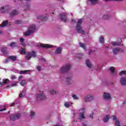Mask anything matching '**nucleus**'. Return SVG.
I'll use <instances>...</instances> for the list:
<instances>
[{
	"mask_svg": "<svg viewBox=\"0 0 126 126\" xmlns=\"http://www.w3.org/2000/svg\"><path fill=\"white\" fill-rule=\"evenodd\" d=\"M8 62H9V58L8 59H7L6 60V63H8Z\"/></svg>",
	"mask_w": 126,
	"mask_h": 126,
	"instance_id": "obj_54",
	"label": "nucleus"
},
{
	"mask_svg": "<svg viewBox=\"0 0 126 126\" xmlns=\"http://www.w3.org/2000/svg\"><path fill=\"white\" fill-rule=\"evenodd\" d=\"M99 42L101 44H104V43H105V41L104 40V37H103V36L100 37V38H99Z\"/></svg>",
	"mask_w": 126,
	"mask_h": 126,
	"instance_id": "obj_29",
	"label": "nucleus"
},
{
	"mask_svg": "<svg viewBox=\"0 0 126 126\" xmlns=\"http://www.w3.org/2000/svg\"><path fill=\"white\" fill-rule=\"evenodd\" d=\"M89 1H90L92 4H97L98 3V0H89Z\"/></svg>",
	"mask_w": 126,
	"mask_h": 126,
	"instance_id": "obj_28",
	"label": "nucleus"
},
{
	"mask_svg": "<svg viewBox=\"0 0 126 126\" xmlns=\"http://www.w3.org/2000/svg\"><path fill=\"white\" fill-rule=\"evenodd\" d=\"M11 79H15V78H16V77L14 75H12L11 76Z\"/></svg>",
	"mask_w": 126,
	"mask_h": 126,
	"instance_id": "obj_48",
	"label": "nucleus"
},
{
	"mask_svg": "<svg viewBox=\"0 0 126 126\" xmlns=\"http://www.w3.org/2000/svg\"><path fill=\"white\" fill-rule=\"evenodd\" d=\"M9 60L13 61V62H15L16 61V59H17V57L14 56H9Z\"/></svg>",
	"mask_w": 126,
	"mask_h": 126,
	"instance_id": "obj_20",
	"label": "nucleus"
},
{
	"mask_svg": "<svg viewBox=\"0 0 126 126\" xmlns=\"http://www.w3.org/2000/svg\"><path fill=\"white\" fill-rule=\"evenodd\" d=\"M71 78H72V76L71 75H68L66 77V83L67 84H70L72 82Z\"/></svg>",
	"mask_w": 126,
	"mask_h": 126,
	"instance_id": "obj_10",
	"label": "nucleus"
},
{
	"mask_svg": "<svg viewBox=\"0 0 126 126\" xmlns=\"http://www.w3.org/2000/svg\"><path fill=\"white\" fill-rule=\"evenodd\" d=\"M35 29H36V26L33 25L29 27L28 31L24 33V36H30L35 31Z\"/></svg>",
	"mask_w": 126,
	"mask_h": 126,
	"instance_id": "obj_2",
	"label": "nucleus"
},
{
	"mask_svg": "<svg viewBox=\"0 0 126 126\" xmlns=\"http://www.w3.org/2000/svg\"><path fill=\"white\" fill-rule=\"evenodd\" d=\"M1 9H2V10H3V9H4V7H1Z\"/></svg>",
	"mask_w": 126,
	"mask_h": 126,
	"instance_id": "obj_57",
	"label": "nucleus"
},
{
	"mask_svg": "<svg viewBox=\"0 0 126 126\" xmlns=\"http://www.w3.org/2000/svg\"><path fill=\"white\" fill-rule=\"evenodd\" d=\"M94 52H95V51H93V50H92V49H91L90 50V51H89V55H91V54L92 53H94Z\"/></svg>",
	"mask_w": 126,
	"mask_h": 126,
	"instance_id": "obj_47",
	"label": "nucleus"
},
{
	"mask_svg": "<svg viewBox=\"0 0 126 126\" xmlns=\"http://www.w3.org/2000/svg\"><path fill=\"white\" fill-rule=\"evenodd\" d=\"M28 72H29V70H22L20 71L21 74H24L25 73H27Z\"/></svg>",
	"mask_w": 126,
	"mask_h": 126,
	"instance_id": "obj_32",
	"label": "nucleus"
},
{
	"mask_svg": "<svg viewBox=\"0 0 126 126\" xmlns=\"http://www.w3.org/2000/svg\"><path fill=\"white\" fill-rule=\"evenodd\" d=\"M110 119V116L106 115L105 117L103 119V121L104 123H107V122H109V120Z\"/></svg>",
	"mask_w": 126,
	"mask_h": 126,
	"instance_id": "obj_19",
	"label": "nucleus"
},
{
	"mask_svg": "<svg viewBox=\"0 0 126 126\" xmlns=\"http://www.w3.org/2000/svg\"><path fill=\"white\" fill-rule=\"evenodd\" d=\"M80 47L84 49V50H86V47L85 46V44L82 42L79 43Z\"/></svg>",
	"mask_w": 126,
	"mask_h": 126,
	"instance_id": "obj_26",
	"label": "nucleus"
},
{
	"mask_svg": "<svg viewBox=\"0 0 126 126\" xmlns=\"http://www.w3.org/2000/svg\"><path fill=\"white\" fill-rule=\"evenodd\" d=\"M112 45L114 47L116 46H121L120 44L118 42H112Z\"/></svg>",
	"mask_w": 126,
	"mask_h": 126,
	"instance_id": "obj_31",
	"label": "nucleus"
},
{
	"mask_svg": "<svg viewBox=\"0 0 126 126\" xmlns=\"http://www.w3.org/2000/svg\"><path fill=\"white\" fill-rule=\"evenodd\" d=\"M63 51V48L62 47H58L56 49L55 53L57 55H59L60 54H62V51Z\"/></svg>",
	"mask_w": 126,
	"mask_h": 126,
	"instance_id": "obj_14",
	"label": "nucleus"
},
{
	"mask_svg": "<svg viewBox=\"0 0 126 126\" xmlns=\"http://www.w3.org/2000/svg\"><path fill=\"white\" fill-rule=\"evenodd\" d=\"M34 116V112L33 111H32L31 113V117H32Z\"/></svg>",
	"mask_w": 126,
	"mask_h": 126,
	"instance_id": "obj_49",
	"label": "nucleus"
},
{
	"mask_svg": "<svg viewBox=\"0 0 126 126\" xmlns=\"http://www.w3.org/2000/svg\"><path fill=\"white\" fill-rule=\"evenodd\" d=\"M1 108V106H0V109Z\"/></svg>",
	"mask_w": 126,
	"mask_h": 126,
	"instance_id": "obj_63",
	"label": "nucleus"
},
{
	"mask_svg": "<svg viewBox=\"0 0 126 126\" xmlns=\"http://www.w3.org/2000/svg\"><path fill=\"white\" fill-rule=\"evenodd\" d=\"M83 119H85V116H84V112L79 113V120H80V121H82Z\"/></svg>",
	"mask_w": 126,
	"mask_h": 126,
	"instance_id": "obj_16",
	"label": "nucleus"
},
{
	"mask_svg": "<svg viewBox=\"0 0 126 126\" xmlns=\"http://www.w3.org/2000/svg\"><path fill=\"white\" fill-rule=\"evenodd\" d=\"M6 88H9V86H7V87H6Z\"/></svg>",
	"mask_w": 126,
	"mask_h": 126,
	"instance_id": "obj_59",
	"label": "nucleus"
},
{
	"mask_svg": "<svg viewBox=\"0 0 126 126\" xmlns=\"http://www.w3.org/2000/svg\"><path fill=\"white\" fill-rule=\"evenodd\" d=\"M103 98L105 100H110V99H111V94L109 93H104L103 94Z\"/></svg>",
	"mask_w": 126,
	"mask_h": 126,
	"instance_id": "obj_9",
	"label": "nucleus"
},
{
	"mask_svg": "<svg viewBox=\"0 0 126 126\" xmlns=\"http://www.w3.org/2000/svg\"><path fill=\"white\" fill-rule=\"evenodd\" d=\"M36 99L37 101L45 100V99H46V96H45V94H38L36 96Z\"/></svg>",
	"mask_w": 126,
	"mask_h": 126,
	"instance_id": "obj_5",
	"label": "nucleus"
},
{
	"mask_svg": "<svg viewBox=\"0 0 126 126\" xmlns=\"http://www.w3.org/2000/svg\"><path fill=\"white\" fill-rule=\"evenodd\" d=\"M110 70L112 74L114 73V72H115V67H110Z\"/></svg>",
	"mask_w": 126,
	"mask_h": 126,
	"instance_id": "obj_34",
	"label": "nucleus"
},
{
	"mask_svg": "<svg viewBox=\"0 0 126 126\" xmlns=\"http://www.w3.org/2000/svg\"><path fill=\"white\" fill-rule=\"evenodd\" d=\"M84 126H87V125H86V124H84Z\"/></svg>",
	"mask_w": 126,
	"mask_h": 126,
	"instance_id": "obj_60",
	"label": "nucleus"
},
{
	"mask_svg": "<svg viewBox=\"0 0 126 126\" xmlns=\"http://www.w3.org/2000/svg\"><path fill=\"white\" fill-rule=\"evenodd\" d=\"M93 115H94V113H92L90 115V118H92V120L94 119V117H93Z\"/></svg>",
	"mask_w": 126,
	"mask_h": 126,
	"instance_id": "obj_43",
	"label": "nucleus"
},
{
	"mask_svg": "<svg viewBox=\"0 0 126 126\" xmlns=\"http://www.w3.org/2000/svg\"><path fill=\"white\" fill-rule=\"evenodd\" d=\"M82 23V19H79L77 26L76 27V30L78 33L82 34L83 35H85V32L82 30V28L81 27V24Z\"/></svg>",
	"mask_w": 126,
	"mask_h": 126,
	"instance_id": "obj_1",
	"label": "nucleus"
},
{
	"mask_svg": "<svg viewBox=\"0 0 126 126\" xmlns=\"http://www.w3.org/2000/svg\"><path fill=\"white\" fill-rule=\"evenodd\" d=\"M82 110H83V111H84V108H82Z\"/></svg>",
	"mask_w": 126,
	"mask_h": 126,
	"instance_id": "obj_61",
	"label": "nucleus"
},
{
	"mask_svg": "<svg viewBox=\"0 0 126 126\" xmlns=\"http://www.w3.org/2000/svg\"><path fill=\"white\" fill-rule=\"evenodd\" d=\"M84 99L86 102H90V101H92L94 99V97L93 95H89L85 96Z\"/></svg>",
	"mask_w": 126,
	"mask_h": 126,
	"instance_id": "obj_8",
	"label": "nucleus"
},
{
	"mask_svg": "<svg viewBox=\"0 0 126 126\" xmlns=\"http://www.w3.org/2000/svg\"><path fill=\"white\" fill-rule=\"evenodd\" d=\"M7 22H8V21H3L0 25L1 27H4L6 26V25H7Z\"/></svg>",
	"mask_w": 126,
	"mask_h": 126,
	"instance_id": "obj_25",
	"label": "nucleus"
},
{
	"mask_svg": "<svg viewBox=\"0 0 126 126\" xmlns=\"http://www.w3.org/2000/svg\"><path fill=\"white\" fill-rule=\"evenodd\" d=\"M76 58H77L78 59H82V54L80 53L79 54H77L76 55Z\"/></svg>",
	"mask_w": 126,
	"mask_h": 126,
	"instance_id": "obj_33",
	"label": "nucleus"
},
{
	"mask_svg": "<svg viewBox=\"0 0 126 126\" xmlns=\"http://www.w3.org/2000/svg\"><path fill=\"white\" fill-rule=\"evenodd\" d=\"M10 47H11V48H15L16 47H17L16 42H12L11 43H10Z\"/></svg>",
	"mask_w": 126,
	"mask_h": 126,
	"instance_id": "obj_23",
	"label": "nucleus"
},
{
	"mask_svg": "<svg viewBox=\"0 0 126 126\" xmlns=\"http://www.w3.org/2000/svg\"><path fill=\"white\" fill-rule=\"evenodd\" d=\"M17 85V83H15L11 85L12 87H13V86H16Z\"/></svg>",
	"mask_w": 126,
	"mask_h": 126,
	"instance_id": "obj_50",
	"label": "nucleus"
},
{
	"mask_svg": "<svg viewBox=\"0 0 126 126\" xmlns=\"http://www.w3.org/2000/svg\"><path fill=\"white\" fill-rule=\"evenodd\" d=\"M20 23H21V21H15V24H20Z\"/></svg>",
	"mask_w": 126,
	"mask_h": 126,
	"instance_id": "obj_42",
	"label": "nucleus"
},
{
	"mask_svg": "<svg viewBox=\"0 0 126 126\" xmlns=\"http://www.w3.org/2000/svg\"><path fill=\"white\" fill-rule=\"evenodd\" d=\"M0 34H2V31H0Z\"/></svg>",
	"mask_w": 126,
	"mask_h": 126,
	"instance_id": "obj_56",
	"label": "nucleus"
},
{
	"mask_svg": "<svg viewBox=\"0 0 126 126\" xmlns=\"http://www.w3.org/2000/svg\"><path fill=\"white\" fill-rule=\"evenodd\" d=\"M61 19L64 22H65L66 21V14L65 13H63L61 14Z\"/></svg>",
	"mask_w": 126,
	"mask_h": 126,
	"instance_id": "obj_11",
	"label": "nucleus"
},
{
	"mask_svg": "<svg viewBox=\"0 0 126 126\" xmlns=\"http://www.w3.org/2000/svg\"><path fill=\"white\" fill-rule=\"evenodd\" d=\"M70 67H71V65L70 64H67L65 66H63L61 68L60 72L61 73H65V72H67V71L70 69Z\"/></svg>",
	"mask_w": 126,
	"mask_h": 126,
	"instance_id": "obj_3",
	"label": "nucleus"
},
{
	"mask_svg": "<svg viewBox=\"0 0 126 126\" xmlns=\"http://www.w3.org/2000/svg\"><path fill=\"white\" fill-rule=\"evenodd\" d=\"M20 84L21 86H24V85H26V84H27V82L25 81V80H23L20 83Z\"/></svg>",
	"mask_w": 126,
	"mask_h": 126,
	"instance_id": "obj_30",
	"label": "nucleus"
},
{
	"mask_svg": "<svg viewBox=\"0 0 126 126\" xmlns=\"http://www.w3.org/2000/svg\"><path fill=\"white\" fill-rule=\"evenodd\" d=\"M5 108H3L2 109H0V112H3V111H5Z\"/></svg>",
	"mask_w": 126,
	"mask_h": 126,
	"instance_id": "obj_51",
	"label": "nucleus"
},
{
	"mask_svg": "<svg viewBox=\"0 0 126 126\" xmlns=\"http://www.w3.org/2000/svg\"><path fill=\"white\" fill-rule=\"evenodd\" d=\"M40 47H41V48H46V49H48L49 48H51L52 46H50L49 44H40Z\"/></svg>",
	"mask_w": 126,
	"mask_h": 126,
	"instance_id": "obj_18",
	"label": "nucleus"
},
{
	"mask_svg": "<svg viewBox=\"0 0 126 126\" xmlns=\"http://www.w3.org/2000/svg\"><path fill=\"white\" fill-rule=\"evenodd\" d=\"M41 66H38L37 67V69L38 71H40V70H41Z\"/></svg>",
	"mask_w": 126,
	"mask_h": 126,
	"instance_id": "obj_45",
	"label": "nucleus"
},
{
	"mask_svg": "<svg viewBox=\"0 0 126 126\" xmlns=\"http://www.w3.org/2000/svg\"><path fill=\"white\" fill-rule=\"evenodd\" d=\"M71 104L70 102H66L64 103V106L65 108H69Z\"/></svg>",
	"mask_w": 126,
	"mask_h": 126,
	"instance_id": "obj_27",
	"label": "nucleus"
},
{
	"mask_svg": "<svg viewBox=\"0 0 126 126\" xmlns=\"http://www.w3.org/2000/svg\"><path fill=\"white\" fill-rule=\"evenodd\" d=\"M0 85H1V84L0 83Z\"/></svg>",
	"mask_w": 126,
	"mask_h": 126,
	"instance_id": "obj_64",
	"label": "nucleus"
},
{
	"mask_svg": "<svg viewBox=\"0 0 126 126\" xmlns=\"http://www.w3.org/2000/svg\"><path fill=\"white\" fill-rule=\"evenodd\" d=\"M123 0H105L106 1H121Z\"/></svg>",
	"mask_w": 126,
	"mask_h": 126,
	"instance_id": "obj_38",
	"label": "nucleus"
},
{
	"mask_svg": "<svg viewBox=\"0 0 126 126\" xmlns=\"http://www.w3.org/2000/svg\"><path fill=\"white\" fill-rule=\"evenodd\" d=\"M20 117H21L20 114H16L11 117L10 120L11 121H16V120H18Z\"/></svg>",
	"mask_w": 126,
	"mask_h": 126,
	"instance_id": "obj_6",
	"label": "nucleus"
},
{
	"mask_svg": "<svg viewBox=\"0 0 126 126\" xmlns=\"http://www.w3.org/2000/svg\"><path fill=\"white\" fill-rule=\"evenodd\" d=\"M113 120L116 122L115 126H121V124H120V121L117 119V117L115 115H113Z\"/></svg>",
	"mask_w": 126,
	"mask_h": 126,
	"instance_id": "obj_7",
	"label": "nucleus"
},
{
	"mask_svg": "<svg viewBox=\"0 0 126 126\" xmlns=\"http://www.w3.org/2000/svg\"><path fill=\"white\" fill-rule=\"evenodd\" d=\"M15 104L14 103H11L10 104V106H14Z\"/></svg>",
	"mask_w": 126,
	"mask_h": 126,
	"instance_id": "obj_55",
	"label": "nucleus"
},
{
	"mask_svg": "<svg viewBox=\"0 0 126 126\" xmlns=\"http://www.w3.org/2000/svg\"><path fill=\"white\" fill-rule=\"evenodd\" d=\"M50 93H51V95H54V94H56V91H55V90H52V91H50Z\"/></svg>",
	"mask_w": 126,
	"mask_h": 126,
	"instance_id": "obj_39",
	"label": "nucleus"
},
{
	"mask_svg": "<svg viewBox=\"0 0 126 126\" xmlns=\"http://www.w3.org/2000/svg\"><path fill=\"white\" fill-rule=\"evenodd\" d=\"M22 78H23V76H20L18 78V80L19 81H20V80H21V79H22Z\"/></svg>",
	"mask_w": 126,
	"mask_h": 126,
	"instance_id": "obj_46",
	"label": "nucleus"
},
{
	"mask_svg": "<svg viewBox=\"0 0 126 126\" xmlns=\"http://www.w3.org/2000/svg\"><path fill=\"white\" fill-rule=\"evenodd\" d=\"M123 104H125V102H123Z\"/></svg>",
	"mask_w": 126,
	"mask_h": 126,
	"instance_id": "obj_62",
	"label": "nucleus"
},
{
	"mask_svg": "<svg viewBox=\"0 0 126 126\" xmlns=\"http://www.w3.org/2000/svg\"><path fill=\"white\" fill-rule=\"evenodd\" d=\"M72 97L74 100H77L78 99V97H77V96L75 94L73 95Z\"/></svg>",
	"mask_w": 126,
	"mask_h": 126,
	"instance_id": "obj_37",
	"label": "nucleus"
},
{
	"mask_svg": "<svg viewBox=\"0 0 126 126\" xmlns=\"http://www.w3.org/2000/svg\"><path fill=\"white\" fill-rule=\"evenodd\" d=\"M20 42H21V43H23L24 42V38L21 37L20 38Z\"/></svg>",
	"mask_w": 126,
	"mask_h": 126,
	"instance_id": "obj_41",
	"label": "nucleus"
},
{
	"mask_svg": "<svg viewBox=\"0 0 126 126\" xmlns=\"http://www.w3.org/2000/svg\"><path fill=\"white\" fill-rule=\"evenodd\" d=\"M19 96L20 98H21L23 96V91H22V92L20 93Z\"/></svg>",
	"mask_w": 126,
	"mask_h": 126,
	"instance_id": "obj_44",
	"label": "nucleus"
},
{
	"mask_svg": "<svg viewBox=\"0 0 126 126\" xmlns=\"http://www.w3.org/2000/svg\"><path fill=\"white\" fill-rule=\"evenodd\" d=\"M72 22H73L74 23H75V20L74 19H72Z\"/></svg>",
	"mask_w": 126,
	"mask_h": 126,
	"instance_id": "obj_53",
	"label": "nucleus"
},
{
	"mask_svg": "<svg viewBox=\"0 0 126 126\" xmlns=\"http://www.w3.org/2000/svg\"><path fill=\"white\" fill-rule=\"evenodd\" d=\"M41 61H43V62H46V60L44 59V58H41Z\"/></svg>",
	"mask_w": 126,
	"mask_h": 126,
	"instance_id": "obj_52",
	"label": "nucleus"
},
{
	"mask_svg": "<svg viewBox=\"0 0 126 126\" xmlns=\"http://www.w3.org/2000/svg\"><path fill=\"white\" fill-rule=\"evenodd\" d=\"M21 50H20V53L22 55H26V50L25 48H23L21 47Z\"/></svg>",
	"mask_w": 126,
	"mask_h": 126,
	"instance_id": "obj_22",
	"label": "nucleus"
},
{
	"mask_svg": "<svg viewBox=\"0 0 126 126\" xmlns=\"http://www.w3.org/2000/svg\"><path fill=\"white\" fill-rule=\"evenodd\" d=\"M119 74L120 75H123V74H126V71H122Z\"/></svg>",
	"mask_w": 126,
	"mask_h": 126,
	"instance_id": "obj_35",
	"label": "nucleus"
},
{
	"mask_svg": "<svg viewBox=\"0 0 126 126\" xmlns=\"http://www.w3.org/2000/svg\"><path fill=\"white\" fill-rule=\"evenodd\" d=\"M120 83L121 85H126V78H121L120 79Z\"/></svg>",
	"mask_w": 126,
	"mask_h": 126,
	"instance_id": "obj_13",
	"label": "nucleus"
},
{
	"mask_svg": "<svg viewBox=\"0 0 126 126\" xmlns=\"http://www.w3.org/2000/svg\"><path fill=\"white\" fill-rule=\"evenodd\" d=\"M1 12L2 13H4V12H5L4 11H1Z\"/></svg>",
	"mask_w": 126,
	"mask_h": 126,
	"instance_id": "obj_58",
	"label": "nucleus"
},
{
	"mask_svg": "<svg viewBox=\"0 0 126 126\" xmlns=\"http://www.w3.org/2000/svg\"><path fill=\"white\" fill-rule=\"evenodd\" d=\"M109 19V16L108 15H105L103 16V19Z\"/></svg>",
	"mask_w": 126,
	"mask_h": 126,
	"instance_id": "obj_36",
	"label": "nucleus"
},
{
	"mask_svg": "<svg viewBox=\"0 0 126 126\" xmlns=\"http://www.w3.org/2000/svg\"><path fill=\"white\" fill-rule=\"evenodd\" d=\"M37 19H40L41 21H46L48 18L47 17L39 15L37 16Z\"/></svg>",
	"mask_w": 126,
	"mask_h": 126,
	"instance_id": "obj_12",
	"label": "nucleus"
},
{
	"mask_svg": "<svg viewBox=\"0 0 126 126\" xmlns=\"http://www.w3.org/2000/svg\"><path fill=\"white\" fill-rule=\"evenodd\" d=\"M9 81V80L8 79H6L4 81V84H6V83H8V82Z\"/></svg>",
	"mask_w": 126,
	"mask_h": 126,
	"instance_id": "obj_40",
	"label": "nucleus"
},
{
	"mask_svg": "<svg viewBox=\"0 0 126 126\" xmlns=\"http://www.w3.org/2000/svg\"><path fill=\"white\" fill-rule=\"evenodd\" d=\"M37 55H36V52L32 51V53L28 52L27 54V56H26V59H27L28 61L31 59V57H32V58H36Z\"/></svg>",
	"mask_w": 126,
	"mask_h": 126,
	"instance_id": "obj_4",
	"label": "nucleus"
},
{
	"mask_svg": "<svg viewBox=\"0 0 126 126\" xmlns=\"http://www.w3.org/2000/svg\"><path fill=\"white\" fill-rule=\"evenodd\" d=\"M6 50H7L6 47H2L1 49V52L3 53V54H4V55H7L8 53H7V51H6Z\"/></svg>",
	"mask_w": 126,
	"mask_h": 126,
	"instance_id": "obj_17",
	"label": "nucleus"
},
{
	"mask_svg": "<svg viewBox=\"0 0 126 126\" xmlns=\"http://www.w3.org/2000/svg\"><path fill=\"white\" fill-rule=\"evenodd\" d=\"M86 64L89 68H90V67H91V66H92V64H91V63H90V61L88 60L86 61Z\"/></svg>",
	"mask_w": 126,
	"mask_h": 126,
	"instance_id": "obj_21",
	"label": "nucleus"
},
{
	"mask_svg": "<svg viewBox=\"0 0 126 126\" xmlns=\"http://www.w3.org/2000/svg\"><path fill=\"white\" fill-rule=\"evenodd\" d=\"M18 11L16 9H15L11 13H10V16H14V15H16V14H18Z\"/></svg>",
	"mask_w": 126,
	"mask_h": 126,
	"instance_id": "obj_15",
	"label": "nucleus"
},
{
	"mask_svg": "<svg viewBox=\"0 0 126 126\" xmlns=\"http://www.w3.org/2000/svg\"><path fill=\"white\" fill-rule=\"evenodd\" d=\"M119 51H120V49H119V48L113 49V52L114 55H117V54H118V53L119 52Z\"/></svg>",
	"mask_w": 126,
	"mask_h": 126,
	"instance_id": "obj_24",
	"label": "nucleus"
}]
</instances>
